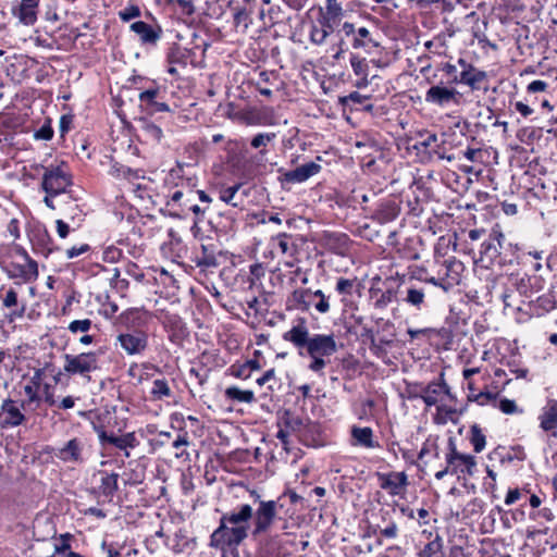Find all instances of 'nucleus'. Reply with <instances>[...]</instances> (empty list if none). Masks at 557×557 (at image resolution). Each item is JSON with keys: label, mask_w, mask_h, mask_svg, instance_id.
I'll list each match as a JSON object with an SVG mask.
<instances>
[{"label": "nucleus", "mask_w": 557, "mask_h": 557, "mask_svg": "<svg viewBox=\"0 0 557 557\" xmlns=\"http://www.w3.org/2000/svg\"><path fill=\"white\" fill-rule=\"evenodd\" d=\"M282 337L297 348L299 356H309L311 358L308 369L315 373H322L327 363L325 358L331 357L337 351V345L332 334H314L310 336L305 318H298L296 324L285 332Z\"/></svg>", "instance_id": "nucleus-1"}, {"label": "nucleus", "mask_w": 557, "mask_h": 557, "mask_svg": "<svg viewBox=\"0 0 557 557\" xmlns=\"http://www.w3.org/2000/svg\"><path fill=\"white\" fill-rule=\"evenodd\" d=\"M252 517L253 506L239 504L221 516L219 527L213 533L222 542L243 543L249 535Z\"/></svg>", "instance_id": "nucleus-2"}, {"label": "nucleus", "mask_w": 557, "mask_h": 557, "mask_svg": "<svg viewBox=\"0 0 557 557\" xmlns=\"http://www.w3.org/2000/svg\"><path fill=\"white\" fill-rule=\"evenodd\" d=\"M168 182L176 187L166 201L169 214L174 219H186L190 212L189 207L196 201L197 180L185 176L183 166L178 165L170 171Z\"/></svg>", "instance_id": "nucleus-3"}, {"label": "nucleus", "mask_w": 557, "mask_h": 557, "mask_svg": "<svg viewBox=\"0 0 557 557\" xmlns=\"http://www.w3.org/2000/svg\"><path fill=\"white\" fill-rule=\"evenodd\" d=\"M479 259L483 268L495 265L503 268L512 264L516 258V249L511 243H506V237L498 225L494 226L487 237L481 243Z\"/></svg>", "instance_id": "nucleus-4"}, {"label": "nucleus", "mask_w": 557, "mask_h": 557, "mask_svg": "<svg viewBox=\"0 0 557 557\" xmlns=\"http://www.w3.org/2000/svg\"><path fill=\"white\" fill-rule=\"evenodd\" d=\"M255 498L256 508L251 519V535L257 539L265 534L273 525L277 516V503L275 500H263L256 491L250 492Z\"/></svg>", "instance_id": "nucleus-5"}, {"label": "nucleus", "mask_w": 557, "mask_h": 557, "mask_svg": "<svg viewBox=\"0 0 557 557\" xmlns=\"http://www.w3.org/2000/svg\"><path fill=\"white\" fill-rule=\"evenodd\" d=\"M63 359V371L70 376L79 375L90 381V373L99 369L98 357L95 352L65 354Z\"/></svg>", "instance_id": "nucleus-6"}, {"label": "nucleus", "mask_w": 557, "mask_h": 557, "mask_svg": "<svg viewBox=\"0 0 557 557\" xmlns=\"http://www.w3.org/2000/svg\"><path fill=\"white\" fill-rule=\"evenodd\" d=\"M41 188L46 194H66L67 188L72 186V176L65 170L64 165H50L44 168Z\"/></svg>", "instance_id": "nucleus-7"}, {"label": "nucleus", "mask_w": 557, "mask_h": 557, "mask_svg": "<svg viewBox=\"0 0 557 557\" xmlns=\"http://www.w3.org/2000/svg\"><path fill=\"white\" fill-rule=\"evenodd\" d=\"M445 460L451 475L472 476L474 474L476 468L475 457L459 453L453 438L448 441V453L445 456Z\"/></svg>", "instance_id": "nucleus-8"}, {"label": "nucleus", "mask_w": 557, "mask_h": 557, "mask_svg": "<svg viewBox=\"0 0 557 557\" xmlns=\"http://www.w3.org/2000/svg\"><path fill=\"white\" fill-rule=\"evenodd\" d=\"M115 344L120 345L127 356H141L149 346V336L147 331H120L115 337Z\"/></svg>", "instance_id": "nucleus-9"}, {"label": "nucleus", "mask_w": 557, "mask_h": 557, "mask_svg": "<svg viewBox=\"0 0 557 557\" xmlns=\"http://www.w3.org/2000/svg\"><path fill=\"white\" fill-rule=\"evenodd\" d=\"M149 318L148 311L139 308H129L116 318L115 325L122 332L146 331Z\"/></svg>", "instance_id": "nucleus-10"}, {"label": "nucleus", "mask_w": 557, "mask_h": 557, "mask_svg": "<svg viewBox=\"0 0 557 557\" xmlns=\"http://www.w3.org/2000/svg\"><path fill=\"white\" fill-rule=\"evenodd\" d=\"M24 403L7 398L0 406V429H9L22 425L26 421L23 412Z\"/></svg>", "instance_id": "nucleus-11"}, {"label": "nucleus", "mask_w": 557, "mask_h": 557, "mask_svg": "<svg viewBox=\"0 0 557 557\" xmlns=\"http://www.w3.org/2000/svg\"><path fill=\"white\" fill-rule=\"evenodd\" d=\"M220 251L213 243H201L199 248L193 251L191 261L200 269L201 272H213L220 265Z\"/></svg>", "instance_id": "nucleus-12"}, {"label": "nucleus", "mask_w": 557, "mask_h": 557, "mask_svg": "<svg viewBox=\"0 0 557 557\" xmlns=\"http://www.w3.org/2000/svg\"><path fill=\"white\" fill-rule=\"evenodd\" d=\"M85 441L74 437L53 450V455L65 463L81 465L85 461Z\"/></svg>", "instance_id": "nucleus-13"}, {"label": "nucleus", "mask_w": 557, "mask_h": 557, "mask_svg": "<svg viewBox=\"0 0 557 557\" xmlns=\"http://www.w3.org/2000/svg\"><path fill=\"white\" fill-rule=\"evenodd\" d=\"M380 487L386 491L391 496H399L406 492L409 485L408 475L406 472H388L376 473Z\"/></svg>", "instance_id": "nucleus-14"}, {"label": "nucleus", "mask_w": 557, "mask_h": 557, "mask_svg": "<svg viewBox=\"0 0 557 557\" xmlns=\"http://www.w3.org/2000/svg\"><path fill=\"white\" fill-rule=\"evenodd\" d=\"M461 94L456 88H448L443 85H434L425 92V101L431 104L444 108L449 103H459Z\"/></svg>", "instance_id": "nucleus-15"}, {"label": "nucleus", "mask_w": 557, "mask_h": 557, "mask_svg": "<svg viewBox=\"0 0 557 557\" xmlns=\"http://www.w3.org/2000/svg\"><path fill=\"white\" fill-rule=\"evenodd\" d=\"M25 263H11L7 269V274L10 278L22 280L23 283L35 282L38 278V263L24 252Z\"/></svg>", "instance_id": "nucleus-16"}, {"label": "nucleus", "mask_w": 557, "mask_h": 557, "mask_svg": "<svg viewBox=\"0 0 557 557\" xmlns=\"http://www.w3.org/2000/svg\"><path fill=\"white\" fill-rule=\"evenodd\" d=\"M0 299L3 308L10 310V313L8 314L9 321L12 322L24 317L26 302L18 299L17 292L14 287L5 288L4 286H1Z\"/></svg>", "instance_id": "nucleus-17"}, {"label": "nucleus", "mask_w": 557, "mask_h": 557, "mask_svg": "<svg viewBox=\"0 0 557 557\" xmlns=\"http://www.w3.org/2000/svg\"><path fill=\"white\" fill-rule=\"evenodd\" d=\"M322 170V166L317 162H308L292 171H287L283 174L282 182L288 184L304 183L310 177L317 175Z\"/></svg>", "instance_id": "nucleus-18"}, {"label": "nucleus", "mask_w": 557, "mask_h": 557, "mask_svg": "<svg viewBox=\"0 0 557 557\" xmlns=\"http://www.w3.org/2000/svg\"><path fill=\"white\" fill-rule=\"evenodd\" d=\"M129 29L135 33L143 45H157L162 36V28L159 25L152 26L144 21L131 24Z\"/></svg>", "instance_id": "nucleus-19"}, {"label": "nucleus", "mask_w": 557, "mask_h": 557, "mask_svg": "<svg viewBox=\"0 0 557 557\" xmlns=\"http://www.w3.org/2000/svg\"><path fill=\"white\" fill-rule=\"evenodd\" d=\"M164 330L169 333L171 342H176L187 335V327L177 313L165 312L161 318Z\"/></svg>", "instance_id": "nucleus-20"}, {"label": "nucleus", "mask_w": 557, "mask_h": 557, "mask_svg": "<svg viewBox=\"0 0 557 557\" xmlns=\"http://www.w3.org/2000/svg\"><path fill=\"white\" fill-rule=\"evenodd\" d=\"M487 79L485 71L479 70L473 65H467V69L462 70L459 76H454L451 83H459L467 85L471 90H479L481 83Z\"/></svg>", "instance_id": "nucleus-21"}, {"label": "nucleus", "mask_w": 557, "mask_h": 557, "mask_svg": "<svg viewBox=\"0 0 557 557\" xmlns=\"http://www.w3.org/2000/svg\"><path fill=\"white\" fill-rule=\"evenodd\" d=\"M159 96V87H153L141 91L139 94L140 106L145 107V109L151 114L157 112L170 111V108L165 102L158 101Z\"/></svg>", "instance_id": "nucleus-22"}, {"label": "nucleus", "mask_w": 557, "mask_h": 557, "mask_svg": "<svg viewBox=\"0 0 557 557\" xmlns=\"http://www.w3.org/2000/svg\"><path fill=\"white\" fill-rule=\"evenodd\" d=\"M343 16L344 10L339 1L325 0V7L319 8V14L317 18L335 27V25L342 20Z\"/></svg>", "instance_id": "nucleus-23"}, {"label": "nucleus", "mask_w": 557, "mask_h": 557, "mask_svg": "<svg viewBox=\"0 0 557 557\" xmlns=\"http://www.w3.org/2000/svg\"><path fill=\"white\" fill-rule=\"evenodd\" d=\"M400 213V207L394 200L381 201L373 212L372 219L380 224L394 221Z\"/></svg>", "instance_id": "nucleus-24"}, {"label": "nucleus", "mask_w": 557, "mask_h": 557, "mask_svg": "<svg viewBox=\"0 0 557 557\" xmlns=\"http://www.w3.org/2000/svg\"><path fill=\"white\" fill-rule=\"evenodd\" d=\"M449 387L445 381H432L423 386V401L426 407L435 406L442 395L448 394Z\"/></svg>", "instance_id": "nucleus-25"}, {"label": "nucleus", "mask_w": 557, "mask_h": 557, "mask_svg": "<svg viewBox=\"0 0 557 557\" xmlns=\"http://www.w3.org/2000/svg\"><path fill=\"white\" fill-rule=\"evenodd\" d=\"M333 32V26L317 18L310 25L309 40L314 46H323Z\"/></svg>", "instance_id": "nucleus-26"}, {"label": "nucleus", "mask_w": 557, "mask_h": 557, "mask_svg": "<svg viewBox=\"0 0 557 557\" xmlns=\"http://www.w3.org/2000/svg\"><path fill=\"white\" fill-rule=\"evenodd\" d=\"M404 302L417 310H421L425 304V288L416 283H409L405 289Z\"/></svg>", "instance_id": "nucleus-27"}, {"label": "nucleus", "mask_w": 557, "mask_h": 557, "mask_svg": "<svg viewBox=\"0 0 557 557\" xmlns=\"http://www.w3.org/2000/svg\"><path fill=\"white\" fill-rule=\"evenodd\" d=\"M351 438L354 441L352 445L355 446H361L364 448L380 447V444L376 441H374L372 429L369 426H352Z\"/></svg>", "instance_id": "nucleus-28"}, {"label": "nucleus", "mask_w": 557, "mask_h": 557, "mask_svg": "<svg viewBox=\"0 0 557 557\" xmlns=\"http://www.w3.org/2000/svg\"><path fill=\"white\" fill-rule=\"evenodd\" d=\"M540 426L543 431L549 432L557 429V400L548 399L539 417Z\"/></svg>", "instance_id": "nucleus-29"}, {"label": "nucleus", "mask_w": 557, "mask_h": 557, "mask_svg": "<svg viewBox=\"0 0 557 557\" xmlns=\"http://www.w3.org/2000/svg\"><path fill=\"white\" fill-rule=\"evenodd\" d=\"M312 290L310 288H297L288 298V308H294L302 312L309 311L311 308Z\"/></svg>", "instance_id": "nucleus-30"}, {"label": "nucleus", "mask_w": 557, "mask_h": 557, "mask_svg": "<svg viewBox=\"0 0 557 557\" xmlns=\"http://www.w3.org/2000/svg\"><path fill=\"white\" fill-rule=\"evenodd\" d=\"M39 0H21L16 16L24 25H33L37 21Z\"/></svg>", "instance_id": "nucleus-31"}, {"label": "nucleus", "mask_w": 557, "mask_h": 557, "mask_svg": "<svg viewBox=\"0 0 557 557\" xmlns=\"http://www.w3.org/2000/svg\"><path fill=\"white\" fill-rule=\"evenodd\" d=\"M138 129L140 131L146 141L160 143L163 137L162 128L146 117L139 119Z\"/></svg>", "instance_id": "nucleus-32"}, {"label": "nucleus", "mask_w": 557, "mask_h": 557, "mask_svg": "<svg viewBox=\"0 0 557 557\" xmlns=\"http://www.w3.org/2000/svg\"><path fill=\"white\" fill-rule=\"evenodd\" d=\"M191 57V50L174 44L166 53V60L171 65L185 67Z\"/></svg>", "instance_id": "nucleus-33"}, {"label": "nucleus", "mask_w": 557, "mask_h": 557, "mask_svg": "<svg viewBox=\"0 0 557 557\" xmlns=\"http://www.w3.org/2000/svg\"><path fill=\"white\" fill-rule=\"evenodd\" d=\"M30 242L34 249L41 252L42 255L48 256L51 252V248L49 247L51 244V238L45 227L35 230L30 235Z\"/></svg>", "instance_id": "nucleus-34"}, {"label": "nucleus", "mask_w": 557, "mask_h": 557, "mask_svg": "<svg viewBox=\"0 0 557 557\" xmlns=\"http://www.w3.org/2000/svg\"><path fill=\"white\" fill-rule=\"evenodd\" d=\"M242 543H225L215 537V533H211L210 535V546L220 549L222 553V557H239L238 546Z\"/></svg>", "instance_id": "nucleus-35"}, {"label": "nucleus", "mask_w": 557, "mask_h": 557, "mask_svg": "<svg viewBox=\"0 0 557 557\" xmlns=\"http://www.w3.org/2000/svg\"><path fill=\"white\" fill-rule=\"evenodd\" d=\"M102 476L100 479L99 491L104 497L111 498L119 488L117 473H101Z\"/></svg>", "instance_id": "nucleus-36"}, {"label": "nucleus", "mask_w": 557, "mask_h": 557, "mask_svg": "<svg viewBox=\"0 0 557 557\" xmlns=\"http://www.w3.org/2000/svg\"><path fill=\"white\" fill-rule=\"evenodd\" d=\"M225 397L228 400L237 401V403H246L251 404L256 400L255 394L252 391L246 389L243 391L237 386H230L225 389Z\"/></svg>", "instance_id": "nucleus-37"}, {"label": "nucleus", "mask_w": 557, "mask_h": 557, "mask_svg": "<svg viewBox=\"0 0 557 557\" xmlns=\"http://www.w3.org/2000/svg\"><path fill=\"white\" fill-rule=\"evenodd\" d=\"M111 440V445L116 447L117 449L125 450V456L129 457V453L127 448H135L138 446L139 442L133 432L123 434L121 436H115Z\"/></svg>", "instance_id": "nucleus-38"}, {"label": "nucleus", "mask_w": 557, "mask_h": 557, "mask_svg": "<svg viewBox=\"0 0 557 557\" xmlns=\"http://www.w3.org/2000/svg\"><path fill=\"white\" fill-rule=\"evenodd\" d=\"M418 557H444L443 540L440 535L426 543L418 553Z\"/></svg>", "instance_id": "nucleus-39"}, {"label": "nucleus", "mask_w": 557, "mask_h": 557, "mask_svg": "<svg viewBox=\"0 0 557 557\" xmlns=\"http://www.w3.org/2000/svg\"><path fill=\"white\" fill-rule=\"evenodd\" d=\"M372 45L376 47L377 44L373 41L371 34L367 27H358L355 36L351 39V46L354 49H363Z\"/></svg>", "instance_id": "nucleus-40"}, {"label": "nucleus", "mask_w": 557, "mask_h": 557, "mask_svg": "<svg viewBox=\"0 0 557 557\" xmlns=\"http://www.w3.org/2000/svg\"><path fill=\"white\" fill-rule=\"evenodd\" d=\"M240 187H242V184L238 183L233 186L221 189L220 195H219L220 200L225 202L226 205H231L234 208H238L243 202V200H240V201L236 200V195H237L238 190L240 189Z\"/></svg>", "instance_id": "nucleus-41"}, {"label": "nucleus", "mask_w": 557, "mask_h": 557, "mask_svg": "<svg viewBox=\"0 0 557 557\" xmlns=\"http://www.w3.org/2000/svg\"><path fill=\"white\" fill-rule=\"evenodd\" d=\"M470 443L475 453H481L486 445V437L478 424H473L470 429Z\"/></svg>", "instance_id": "nucleus-42"}, {"label": "nucleus", "mask_w": 557, "mask_h": 557, "mask_svg": "<svg viewBox=\"0 0 557 557\" xmlns=\"http://www.w3.org/2000/svg\"><path fill=\"white\" fill-rule=\"evenodd\" d=\"M350 65L352 67L354 73L357 76H361L367 82L369 65L366 58H361L358 54H350Z\"/></svg>", "instance_id": "nucleus-43"}, {"label": "nucleus", "mask_w": 557, "mask_h": 557, "mask_svg": "<svg viewBox=\"0 0 557 557\" xmlns=\"http://www.w3.org/2000/svg\"><path fill=\"white\" fill-rule=\"evenodd\" d=\"M151 395L154 399H162L171 396V388L165 379H157L152 383Z\"/></svg>", "instance_id": "nucleus-44"}, {"label": "nucleus", "mask_w": 557, "mask_h": 557, "mask_svg": "<svg viewBox=\"0 0 557 557\" xmlns=\"http://www.w3.org/2000/svg\"><path fill=\"white\" fill-rule=\"evenodd\" d=\"M286 425L294 431H299L301 436H305V433L313 432L318 430V425L313 423L304 424L302 420L298 417H292L286 420Z\"/></svg>", "instance_id": "nucleus-45"}, {"label": "nucleus", "mask_w": 557, "mask_h": 557, "mask_svg": "<svg viewBox=\"0 0 557 557\" xmlns=\"http://www.w3.org/2000/svg\"><path fill=\"white\" fill-rule=\"evenodd\" d=\"M357 286V278H337L335 290L343 296H351Z\"/></svg>", "instance_id": "nucleus-46"}, {"label": "nucleus", "mask_w": 557, "mask_h": 557, "mask_svg": "<svg viewBox=\"0 0 557 557\" xmlns=\"http://www.w3.org/2000/svg\"><path fill=\"white\" fill-rule=\"evenodd\" d=\"M530 285L533 292H539L543 288V281L537 276H528L527 278H521L518 285V289L521 294L527 295V286Z\"/></svg>", "instance_id": "nucleus-47"}, {"label": "nucleus", "mask_w": 557, "mask_h": 557, "mask_svg": "<svg viewBox=\"0 0 557 557\" xmlns=\"http://www.w3.org/2000/svg\"><path fill=\"white\" fill-rule=\"evenodd\" d=\"M272 76H276L275 72L262 71L259 73L257 89L262 96L271 97L273 95L271 89L261 86L262 84H271Z\"/></svg>", "instance_id": "nucleus-48"}, {"label": "nucleus", "mask_w": 557, "mask_h": 557, "mask_svg": "<svg viewBox=\"0 0 557 557\" xmlns=\"http://www.w3.org/2000/svg\"><path fill=\"white\" fill-rule=\"evenodd\" d=\"M276 138L275 133H258L255 135L250 141V145L255 149H259L262 147H267L269 143L273 141Z\"/></svg>", "instance_id": "nucleus-49"}, {"label": "nucleus", "mask_w": 557, "mask_h": 557, "mask_svg": "<svg viewBox=\"0 0 557 557\" xmlns=\"http://www.w3.org/2000/svg\"><path fill=\"white\" fill-rule=\"evenodd\" d=\"M122 22H129L141 16V10L137 4H129L117 13Z\"/></svg>", "instance_id": "nucleus-50"}, {"label": "nucleus", "mask_w": 557, "mask_h": 557, "mask_svg": "<svg viewBox=\"0 0 557 557\" xmlns=\"http://www.w3.org/2000/svg\"><path fill=\"white\" fill-rule=\"evenodd\" d=\"M250 23L251 18L249 12L245 8L237 9L234 13L235 27H242L243 30H246Z\"/></svg>", "instance_id": "nucleus-51"}, {"label": "nucleus", "mask_w": 557, "mask_h": 557, "mask_svg": "<svg viewBox=\"0 0 557 557\" xmlns=\"http://www.w3.org/2000/svg\"><path fill=\"white\" fill-rule=\"evenodd\" d=\"M71 537H72V535L69 534V533L62 534L60 536L58 543H55V545H54V553L59 557H62L66 553H73L71 550V544H70Z\"/></svg>", "instance_id": "nucleus-52"}, {"label": "nucleus", "mask_w": 557, "mask_h": 557, "mask_svg": "<svg viewBox=\"0 0 557 557\" xmlns=\"http://www.w3.org/2000/svg\"><path fill=\"white\" fill-rule=\"evenodd\" d=\"M369 96L361 95L358 91H351L349 95L341 97L339 102L344 107H348L351 104H361L364 101L369 100Z\"/></svg>", "instance_id": "nucleus-53"}, {"label": "nucleus", "mask_w": 557, "mask_h": 557, "mask_svg": "<svg viewBox=\"0 0 557 557\" xmlns=\"http://www.w3.org/2000/svg\"><path fill=\"white\" fill-rule=\"evenodd\" d=\"M92 322L90 319L74 320L69 324V331L73 334L87 333L91 329Z\"/></svg>", "instance_id": "nucleus-54"}, {"label": "nucleus", "mask_w": 557, "mask_h": 557, "mask_svg": "<svg viewBox=\"0 0 557 557\" xmlns=\"http://www.w3.org/2000/svg\"><path fill=\"white\" fill-rule=\"evenodd\" d=\"M290 235L287 233H280L276 236L272 237V242L275 243L277 248L282 253L286 255L290 250Z\"/></svg>", "instance_id": "nucleus-55"}, {"label": "nucleus", "mask_w": 557, "mask_h": 557, "mask_svg": "<svg viewBox=\"0 0 557 557\" xmlns=\"http://www.w3.org/2000/svg\"><path fill=\"white\" fill-rule=\"evenodd\" d=\"M174 542L175 543L171 546V549L174 553H182L187 545L186 531L183 529H180L177 532H175Z\"/></svg>", "instance_id": "nucleus-56"}, {"label": "nucleus", "mask_w": 557, "mask_h": 557, "mask_svg": "<svg viewBox=\"0 0 557 557\" xmlns=\"http://www.w3.org/2000/svg\"><path fill=\"white\" fill-rule=\"evenodd\" d=\"M499 410L505 414L521 413L522 410L518 408L517 404L512 399L503 398L498 404Z\"/></svg>", "instance_id": "nucleus-57"}, {"label": "nucleus", "mask_w": 557, "mask_h": 557, "mask_svg": "<svg viewBox=\"0 0 557 557\" xmlns=\"http://www.w3.org/2000/svg\"><path fill=\"white\" fill-rule=\"evenodd\" d=\"M347 50H348V47H347L344 38H339L338 41L331 47V51L333 52L332 53L333 62L335 63V62H338L341 59H343L344 54Z\"/></svg>", "instance_id": "nucleus-58"}, {"label": "nucleus", "mask_w": 557, "mask_h": 557, "mask_svg": "<svg viewBox=\"0 0 557 557\" xmlns=\"http://www.w3.org/2000/svg\"><path fill=\"white\" fill-rule=\"evenodd\" d=\"M190 209V212L194 213V222H193V225H191V231L195 230V227H197V224H200V222H202L203 218H205V213L208 209V206L206 207H200L196 201L193 202L191 207H189Z\"/></svg>", "instance_id": "nucleus-59"}, {"label": "nucleus", "mask_w": 557, "mask_h": 557, "mask_svg": "<svg viewBox=\"0 0 557 557\" xmlns=\"http://www.w3.org/2000/svg\"><path fill=\"white\" fill-rule=\"evenodd\" d=\"M497 394L491 392H480L479 394L469 396V400H473L481 406L487 405L492 401H495Z\"/></svg>", "instance_id": "nucleus-60"}, {"label": "nucleus", "mask_w": 557, "mask_h": 557, "mask_svg": "<svg viewBox=\"0 0 557 557\" xmlns=\"http://www.w3.org/2000/svg\"><path fill=\"white\" fill-rule=\"evenodd\" d=\"M230 371L233 376L242 380H247L251 375L245 362L243 364H233L230 368Z\"/></svg>", "instance_id": "nucleus-61"}, {"label": "nucleus", "mask_w": 557, "mask_h": 557, "mask_svg": "<svg viewBox=\"0 0 557 557\" xmlns=\"http://www.w3.org/2000/svg\"><path fill=\"white\" fill-rule=\"evenodd\" d=\"M70 212L66 215L67 219L75 225L79 226L81 222L83 221V213L82 210L78 208L77 205H72L70 208Z\"/></svg>", "instance_id": "nucleus-62"}, {"label": "nucleus", "mask_w": 557, "mask_h": 557, "mask_svg": "<svg viewBox=\"0 0 557 557\" xmlns=\"http://www.w3.org/2000/svg\"><path fill=\"white\" fill-rule=\"evenodd\" d=\"M90 250V246L88 244H82L79 246H73L66 249L65 255L67 259H74L87 251Z\"/></svg>", "instance_id": "nucleus-63"}, {"label": "nucleus", "mask_w": 557, "mask_h": 557, "mask_svg": "<svg viewBox=\"0 0 557 557\" xmlns=\"http://www.w3.org/2000/svg\"><path fill=\"white\" fill-rule=\"evenodd\" d=\"M53 137V129L49 124L42 125L35 132V138L41 140H50Z\"/></svg>", "instance_id": "nucleus-64"}]
</instances>
